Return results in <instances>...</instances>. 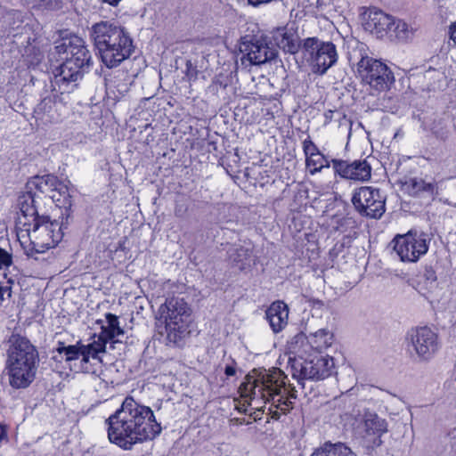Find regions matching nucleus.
I'll use <instances>...</instances> for the list:
<instances>
[{"label": "nucleus", "instance_id": "nucleus-7", "mask_svg": "<svg viewBox=\"0 0 456 456\" xmlns=\"http://www.w3.org/2000/svg\"><path fill=\"white\" fill-rule=\"evenodd\" d=\"M26 234L21 231L18 233L19 240L23 245L26 243L25 237L29 240V248L27 254L32 256L34 253H43L45 250L54 248L62 239V226L57 220H50L47 216L36 219L33 228L26 229Z\"/></svg>", "mask_w": 456, "mask_h": 456}, {"label": "nucleus", "instance_id": "nucleus-34", "mask_svg": "<svg viewBox=\"0 0 456 456\" xmlns=\"http://www.w3.org/2000/svg\"><path fill=\"white\" fill-rule=\"evenodd\" d=\"M31 8L38 10H56L61 5V0H28Z\"/></svg>", "mask_w": 456, "mask_h": 456}, {"label": "nucleus", "instance_id": "nucleus-27", "mask_svg": "<svg viewBox=\"0 0 456 456\" xmlns=\"http://www.w3.org/2000/svg\"><path fill=\"white\" fill-rule=\"evenodd\" d=\"M311 456H354L352 450L342 443L325 444Z\"/></svg>", "mask_w": 456, "mask_h": 456}, {"label": "nucleus", "instance_id": "nucleus-16", "mask_svg": "<svg viewBox=\"0 0 456 456\" xmlns=\"http://www.w3.org/2000/svg\"><path fill=\"white\" fill-rule=\"evenodd\" d=\"M332 341L333 335L328 330L322 329L309 337H305L303 333L296 335L292 344H295L293 349L298 353H307L309 348L315 350L316 353H321L322 350L330 346Z\"/></svg>", "mask_w": 456, "mask_h": 456}, {"label": "nucleus", "instance_id": "nucleus-22", "mask_svg": "<svg viewBox=\"0 0 456 456\" xmlns=\"http://www.w3.org/2000/svg\"><path fill=\"white\" fill-rule=\"evenodd\" d=\"M266 318L273 332L281 331L288 324V305L281 301L273 302L266 311Z\"/></svg>", "mask_w": 456, "mask_h": 456}, {"label": "nucleus", "instance_id": "nucleus-19", "mask_svg": "<svg viewBox=\"0 0 456 456\" xmlns=\"http://www.w3.org/2000/svg\"><path fill=\"white\" fill-rule=\"evenodd\" d=\"M240 51L244 53L243 58L252 65L264 64L276 55L275 50L262 40L244 41Z\"/></svg>", "mask_w": 456, "mask_h": 456}, {"label": "nucleus", "instance_id": "nucleus-21", "mask_svg": "<svg viewBox=\"0 0 456 456\" xmlns=\"http://www.w3.org/2000/svg\"><path fill=\"white\" fill-rule=\"evenodd\" d=\"M394 17L380 10L370 11L365 28L378 37H383L392 32Z\"/></svg>", "mask_w": 456, "mask_h": 456}, {"label": "nucleus", "instance_id": "nucleus-9", "mask_svg": "<svg viewBox=\"0 0 456 456\" xmlns=\"http://www.w3.org/2000/svg\"><path fill=\"white\" fill-rule=\"evenodd\" d=\"M362 81L378 93L386 92L395 83V76L387 64L370 56H362L356 63Z\"/></svg>", "mask_w": 456, "mask_h": 456}, {"label": "nucleus", "instance_id": "nucleus-31", "mask_svg": "<svg viewBox=\"0 0 456 456\" xmlns=\"http://www.w3.org/2000/svg\"><path fill=\"white\" fill-rule=\"evenodd\" d=\"M229 257L243 270L250 265L251 250L245 247L233 248L229 251Z\"/></svg>", "mask_w": 456, "mask_h": 456}, {"label": "nucleus", "instance_id": "nucleus-13", "mask_svg": "<svg viewBox=\"0 0 456 456\" xmlns=\"http://www.w3.org/2000/svg\"><path fill=\"white\" fill-rule=\"evenodd\" d=\"M55 50L58 54H65L67 59L82 70L89 71L93 66L92 55L86 45L83 38L77 36H71L57 43Z\"/></svg>", "mask_w": 456, "mask_h": 456}, {"label": "nucleus", "instance_id": "nucleus-29", "mask_svg": "<svg viewBox=\"0 0 456 456\" xmlns=\"http://www.w3.org/2000/svg\"><path fill=\"white\" fill-rule=\"evenodd\" d=\"M415 31L416 28H414L411 24H409L402 20H395L394 18L392 32L389 33V36L395 37L401 41H407L412 38Z\"/></svg>", "mask_w": 456, "mask_h": 456}, {"label": "nucleus", "instance_id": "nucleus-26", "mask_svg": "<svg viewBox=\"0 0 456 456\" xmlns=\"http://www.w3.org/2000/svg\"><path fill=\"white\" fill-rule=\"evenodd\" d=\"M404 189L412 195L421 193L428 196L436 194V184L431 182H426L421 177L410 178L403 183Z\"/></svg>", "mask_w": 456, "mask_h": 456}, {"label": "nucleus", "instance_id": "nucleus-12", "mask_svg": "<svg viewBox=\"0 0 456 456\" xmlns=\"http://www.w3.org/2000/svg\"><path fill=\"white\" fill-rule=\"evenodd\" d=\"M355 209L363 216L380 218L385 212V197L379 189L362 186L356 190L352 197Z\"/></svg>", "mask_w": 456, "mask_h": 456}, {"label": "nucleus", "instance_id": "nucleus-10", "mask_svg": "<svg viewBox=\"0 0 456 456\" xmlns=\"http://www.w3.org/2000/svg\"><path fill=\"white\" fill-rule=\"evenodd\" d=\"M406 340L410 353L419 362L430 361L440 348L437 333L428 326L411 329Z\"/></svg>", "mask_w": 456, "mask_h": 456}, {"label": "nucleus", "instance_id": "nucleus-2", "mask_svg": "<svg viewBox=\"0 0 456 456\" xmlns=\"http://www.w3.org/2000/svg\"><path fill=\"white\" fill-rule=\"evenodd\" d=\"M106 421L110 442L123 450H131L134 444L151 440L161 432L152 410L131 397L126 398Z\"/></svg>", "mask_w": 456, "mask_h": 456}, {"label": "nucleus", "instance_id": "nucleus-5", "mask_svg": "<svg viewBox=\"0 0 456 456\" xmlns=\"http://www.w3.org/2000/svg\"><path fill=\"white\" fill-rule=\"evenodd\" d=\"M7 350L5 371L12 387H28L34 380L39 361L36 347L25 338L12 336Z\"/></svg>", "mask_w": 456, "mask_h": 456}, {"label": "nucleus", "instance_id": "nucleus-18", "mask_svg": "<svg viewBox=\"0 0 456 456\" xmlns=\"http://www.w3.org/2000/svg\"><path fill=\"white\" fill-rule=\"evenodd\" d=\"M334 172L345 179L367 181L370 178L371 167L366 160L348 162L341 159H332Z\"/></svg>", "mask_w": 456, "mask_h": 456}, {"label": "nucleus", "instance_id": "nucleus-39", "mask_svg": "<svg viewBox=\"0 0 456 456\" xmlns=\"http://www.w3.org/2000/svg\"><path fill=\"white\" fill-rule=\"evenodd\" d=\"M224 373L227 377H232L236 374V368L233 365H227Z\"/></svg>", "mask_w": 456, "mask_h": 456}, {"label": "nucleus", "instance_id": "nucleus-11", "mask_svg": "<svg viewBox=\"0 0 456 456\" xmlns=\"http://www.w3.org/2000/svg\"><path fill=\"white\" fill-rule=\"evenodd\" d=\"M392 243L395 252L402 262L416 263L427 254L429 240L426 233L410 230L405 234L396 235Z\"/></svg>", "mask_w": 456, "mask_h": 456}, {"label": "nucleus", "instance_id": "nucleus-23", "mask_svg": "<svg viewBox=\"0 0 456 456\" xmlns=\"http://www.w3.org/2000/svg\"><path fill=\"white\" fill-rule=\"evenodd\" d=\"M362 429L366 436L379 438L387 432V423L375 412L365 411L362 417Z\"/></svg>", "mask_w": 456, "mask_h": 456}, {"label": "nucleus", "instance_id": "nucleus-1", "mask_svg": "<svg viewBox=\"0 0 456 456\" xmlns=\"http://www.w3.org/2000/svg\"><path fill=\"white\" fill-rule=\"evenodd\" d=\"M241 403L238 406L240 412H247V407L268 411L272 419H279L293 408V400L297 398V391L287 385V376L279 369L253 370L245 377L239 387Z\"/></svg>", "mask_w": 456, "mask_h": 456}, {"label": "nucleus", "instance_id": "nucleus-30", "mask_svg": "<svg viewBox=\"0 0 456 456\" xmlns=\"http://www.w3.org/2000/svg\"><path fill=\"white\" fill-rule=\"evenodd\" d=\"M423 284L426 289L425 297L431 301L436 300L439 296V283L436 273L432 269L426 270Z\"/></svg>", "mask_w": 456, "mask_h": 456}, {"label": "nucleus", "instance_id": "nucleus-32", "mask_svg": "<svg viewBox=\"0 0 456 456\" xmlns=\"http://www.w3.org/2000/svg\"><path fill=\"white\" fill-rule=\"evenodd\" d=\"M331 161H330L321 151L312 157L305 159L306 167L309 168L311 175L320 172L324 167H330Z\"/></svg>", "mask_w": 456, "mask_h": 456}, {"label": "nucleus", "instance_id": "nucleus-14", "mask_svg": "<svg viewBox=\"0 0 456 456\" xmlns=\"http://www.w3.org/2000/svg\"><path fill=\"white\" fill-rule=\"evenodd\" d=\"M334 367L333 358L315 353L300 363L298 371L301 379L320 380L330 377Z\"/></svg>", "mask_w": 456, "mask_h": 456}, {"label": "nucleus", "instance_id": "nucleus-40", "mask_svg": "<svg viewBox=\"0 0 456 456\" xmlns=\"http://www.w3.org/2000/svg\"><path fill=\"white\" fill-rule=\"evenodd\" d=\"M7 436L5 427L0 424V440L5 439Z\"/></svg>", "mask_w": 456, "mask_h": 456}, {"label": "nucleus", "instance_id": "nucleus-28", "mask_svg": "<svg viewBox=\"0 0 456 456\" xmlns=\"http://www.w3.org/2000/svg\"><path fill=\"white\" fill-rule=\"evenodd\" d=\"M59 181L60 180L57 176L53 175H46L35 177L32 183L39 192L48 196L51 199L52 193L54 192V190H56Z\"/></svg>", "mask_w": 456, "mask_h": 456}, {"label": "nucleus", "instance_id": "nucleus-35", "mask_svg": "<svg viewBox=\"0 0 456 456\" xmlns=\"http://www.w3.org/2000/svg\"><path fill=\"white\" fill-rule=\"evenodd\" d=\"M303 151L305 159L320 152L318 147L309 137L303 141Z\"/></svg>", "mask_w": 456, "mask_h": 456}, {"label": "nucleus", "instance_id": "nucleus-37", "mask_svg": "<svg viewBox=\"0 0 456 456\" xmlns=\"http://www.w3.org/2000/svg\"><path fill=\"white\" fill-rule=\"evenodd\" d=\"M20 211L23 214L24 217H27L28 216H33L36 214V210L28 206L26 208H24V206H22L20 208Z\"/></svg>", "mask_w": 456, "mask_h": 456}, {"label": "nucleus", "instance_id": "nucleus-36", "mask_svg": "<svg viewBox=\"0 0 456 456\" xmlns=\"http://www.w3.org/2000/svg\"><path fill=\"white\" fill-rule=\"evenodd\" d=\"M188 211V206L183 203L177 202L175 207V216L177 217H183Z\"/></svg>", "mask_w": 456, "mask_h": 456}, {"label": "nucleus", "instance_id": "nucleus-24", "mask_svg": "<svg viewBox=\"0 0 456 456\" xmlns=\"http://www.w3.org/2000/svg\"><path fill=\"white\" fill-rule=\"evenodd\" d=\"M273 39L279 48L289 53H295L299 48L298 37L285 27L276 28Z\"/></svg>", "mask_w": 456, "mask_h": 456}, {"label": "nucleus", "instance_id": "nucleus-41", "mask_svg": "<svg viewBox=\"0 0 456 456\" xmlns=\"http://www.w3.org/2000/svg\"><path fill=\"white\" fill-rule=\"evenodd\" d=\"M104 3H108L111 5H116L120 0H102Z\"/></svg>", "mask_w": 456, "mask_h": 456}, {"label": "nucleus", "instance_id": "nucleus-25", "mask_svg": "<svg viewBox=\"0 0 456 456\" xmlns=\"http://www.w3.org/2000/svg\"><path fill=\"white\" fill-rule=\"evenodd\" d=\"M71 188L69 181H59L56 190L52 193L51 200L55 203L56 207L61 209V215L67 214L71 208L72 200H71Z\"/></svg>", "mask_w": 456, "mask_h": 456}, {"label": "nucleus", "instance_id": "nucleus-4", "mask_svg": "<svg viewBox=\"0 0 456 456\" xmlns=\"http://www.w3.org/2000/svg\"><path fill=\"white\" fill-rule=\"evenodd\" d=\"M91 37L102 63L110 69L118 66L133 53V41L129 35L112 22L95 23L91 28Z\"/></svg>", "mask_w": 456, "mask_h": 456}, {"label": "nucleus", "instance_id": "nucleus-3", "mask_svg": "<svg viewBox=\"0 0 456 456\" xmlns=\"http://www.w3.org/2000/svg\"><path fill=\"white\" fill-rule=\"evenodd\" d=\"M107 325H102V331L97 339H94L89 344H84L81 340L75 345L65 346L59 342L57 352L63 355L65 362H74V367L83 372H88V363L90 360L99 358V354L104 353L106 345L110 340L124 334V330L119 325L118 317L110 313L106 314Z\"/></svg>", "mask_w": 456, "mask_h": 456}, {"label": "nucleus", "instance_id": "nucleus-6", "mask_svg": "<svg viewBox=\"0 0 456 456\" xmlns=\"http://www.w3.org/2000/svg\"><path fill=\"white\" fill-rule=\"evenodd\" d=\"M158 322L164 325L167 340L169 344L179 346L189 334L191 308L182 298L167 299L159 309Z\"/></svg>", "mask_w": 456, "mask_h": 456}, {"label": "nucleus", "instance_id": "nucleus-33", "mask_svg": "<svg viewBox=\"0 0 456 456\" xmlns=\"http://www.w3.org/2000/svg\"><path fill=\"white\" fill-rule=\"evenodd\" d=\"M65 141L72 145L84 143L86 141V135L81 126H69L66 129L64 134Z\"/></svg>", "mask_w": 456, "mask_h": 456}, {"label": "nucleus", "instance_id": "nucleus-17", "mask_svg": "<svg viewBox=\"0 0 456 456\" xmlns=\"http://www.w3.org/2000/svg\"><path fill=\"white\" fill-rule=\"evenodd\" d=\"M63 110V103L57 100L55 94L43 99L35 110V118L37 126L59 123L62 119Z\"/></svg>", "mask_w": 456, "mask_h": 456}, {"label": "nucleus", "instance_id": "nucleus-8", "mask_svg": "<svg viewBox=\"0 0 456 456\" xmlns=\"http://www.w3.org/2000/svg\"><path fill=\"white\" fill-rule=\"evenodd\" d=\"M302 53L312 71L319 75H324L338 59L336 45L317 37H307L303 41Z\"/></svg>", "mask_w": 456, "mask_h": 456}, {"label": "nucleus", "instance_id": "nucleus-20", "mask_svg": "<svg viewBox=\"0 0 456 456\" xmlns=\"http://www.w3.org/2000/svg\"><path fill=\"white\" fill-rule=\"evenodd\" d=\"M12 256L0 248V305L11 297V287L14 282V275L11 274Z\"/></svg>", "mask_w": 456, "mask_h": 456}, {"label": "nucleus", "instance_id": "nucleus-38", "mask_svg": "<svg viewBox=\"0 0 456 456\" xmlns=\"http://www.w3.org/2000/svg\"><path fill=\"white\" fill-rule=\"evenodd\" d=\"M449 34H450L451 39L456 45V21L450 26Z\"/></svg>", "mask_w": 456, "mask_h": 456}, {"label": "nucleus", "instance_id": "nucleus-15", "mask_svg": "<svg viewBox=\"0 0 456 456\" xmlns=\"http://www.w3.org/2000/svg\"><path fill=\"white\" fill-rule=\"evenodd\" d=\"M86 70L78 68L74 62L65 59V61L54 71L53 81V90L61 94L71 92L76 82L82 78Z\"/></svg>", "mask_w": 456, "mask_h": 456}]
</instances>
